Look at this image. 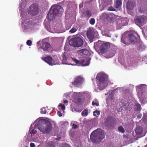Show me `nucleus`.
Here are the masks:
<instances>
[{
	"label": "nucleus",
	"mask_w": 147,
	"mask_h": 147,
	"mask_svg": "<svg viewBox=\"0 0 147 147\" xmlns=\"http://www.w3.org/2000/svg\"><path fill=\"white\" fill-rule=\"evenodd\" d=\"M37 126L38 129L44 134H48L51 131L52 129V124L51 122L47 120L45 121H39L37 125L35 124L34 128Z\"/></svg>",
	"instance_id": "nucleus-1"
},
{
	"label": "nucleus",
	"mask_w": 147,
	"mask_h": 147,
	"mask_svg": "<svg viewBox=\"0 0 147 147\" xmlns=\"http://www.w3.org/2000/svg\"><path fill=\"white\" fill-rule=\"evenodd\" d=\"M104 132L101 129H98L93 131L91 134L90 138L92 142L98 143L104 138Z\"/></svg>",
	"instance_id": "nucleus-2"
},
{
	"label": "nucleus",
	"mask_w": 147,
	"mask_h": 147,
	"mask_svg": "<svg viewBox=\"0 0 147 147\" xmlns=\"http://www.w3.org/2000/svg\"><path fill=\"white\" fill-rule=\"evenodd\" d=\"M96 79L99 81L98 87L100 90L105 88L108 85V76L103 73H98Z\"/></svg>",
	"instance_id": "nucleus-3"
},
{
	"label": "nucleus",
	"mask_w": 147,
	"mask_h": 147,
	"mask_svg": "<svg viewBox=\"0 0 147 147\" xmlns=\"http://www.w3.org/2000/svg\"><path fill=\"white\" fill-rule=\"evenodd\" d=\"M63 8L59 5L52 6L47 15L48 19H51L52 15H53V17L58 14H61L63 13Z\"/></svg>",
	"instance_id": "nucleus-4"
},
{
	"label": "nucleus",
	"mask_w": 147,
	"mask_h": 147,
	"mask_svg": "<svg viewBox=\"0 0 147 147\" xmlns=\"http://www.w3.org/2000/svg\"><path fill=\"white\" fill-rule=\"evenodd\" d=\"M95 45L99 47L100 51L101 53L104 54L107 51L110 47V43L108 42H106L102 43L101 41L94 43Z\"/></svg>",
	"instance_id": "nucleus-5"
},
{
	"label": "nucleus",
	"mask_w": 147,
	"mask_h": 147,
	"mask_svg": "<svg viewBox=\"0 0 147 147\" xmlns=\"http://www.w3.org/2000/svg\"><path fill=\"white\" fill-rule=\"evenodd\" d=\"M83 40L80 37L72 38L69 41V44L73 47H80L83 44Z\"/></svg>",
	"instance_id": "nucleus-6"
},
{
	"label": "nucleus",
	"mask_w": 147,
	"mask_h": 147,
	"mask_svg": "<svg viewBox=\"0 0 147 147\" xmlns=\"http://www.w3.org/2000/svg\"><path fill=\"white\" fill-rule=\"evenodd\" d=\"M84 81V79L83 77L79 76L75 78L74 81L72 82V84L75 87H79L81 86Z\"/></svg>",
	"instance_id": "nucleus-7"
},
{
	"label": "nucleus",
	"mask_w": 147,
	"mask_h": 147,
	"mask_svg": "<svg viewBox=\"0 0 147 147\" xmlns=\"http://www.w3.org/2000/svg\"><path fill=\"white\" fill-rule=\"evenodd\" d=\"M39 11V8L37 5L33 4L29 7V13L32 15H37Z\"/></svg>",
	"instance_id": "nucleus-8"
},
{
	"label": "nucleus",
	"mask_w": 147,
	"mask_h": 147,
	"mask_svg": "<svg viewBox=\"0 0 147 147\" xmlns=\"http://www.w3.org/2000/svg\"><path fill=\"white\" fill-rule=\"evenodd\" d=\"M145 20V16H138L135 19V22L137 25L142 26L144 24Z\"/></svg>",
	"instance_id": "nucleus-9"
},
{
	"label": "nucleus",
	"mask_w": 147,
	"mask_h": 147,
	"mask_svg": "<svg viewBox=\"0 0 147 147\" xmlns=\"http://www.w3.org/2000/svg\"><path fill=\"white\" fill-rule=\"evenodd\" d=\"M51 45L49 43L45 42L42 43V46L40 48L42 49L44 52H47L50 51Z\"/></svg>",
	"instance_id": "nucleus-10"
},
{
	"label": "nucleus",
	"mask_w": 147,
	"mask_h": 147,
	"mask_svg": "<svg viewBox=\"0 0 147 147\" xmlns=\"http://www.w3.org/2000/svg\"><path fill=\"white\" fill-rule=\"evenodd\" d=\"M44 61L50 65H53L55 64V61L51 57L48 56L45 57Z\"/></svg>",
	"instance_id": "nucleus-11"
},
{
	"label": "nucleus",
	"mask_w": 147,
	"mask_h": 147,
	"mask_svg": "<svg viewBox=\"0 0 147 147\" xmlns=\"http://www.w3.org/2000/svg\"><path fill=\"white\" fill-rule=\"evenodd\" d=\"M87 36L89 39L90 41L91 42L93 41L94 38V32L92 31H88L87 32Z\"/></svg>",
	"instance_id": "nucleus-12"
},
{
	"label": "nucleus",
	"mask_w": 147,
	"mask_h": 147,
	"mask_svg": "<svg viewBox=\"0 0 147 147\" xmlns=\"http://www.w3.org/2000/svg\"><path fill=\"white\" fill-rule=\"evenodd\" d=\"M135 5V3L134 2L131 1H128L127 3V8L128 9L131 10L133 9Z\"/></svg>",
	"instance_id": "nucleus-13"
},
{
	"label": "nucleus",
	"mask_w": 147,
	"mask_h": 147,
	"mask_svg": "<svg viewBox=\"0 0 147 147\" xmlns=\"http://www.w3.org/2000/svg\"><path fill=\"white\" fill-rule=\"evenodd\" d=\"M143 131V128L141 127H138L136 129V133L138 136L140 135L142 133Z\"/></svg>",
	"instance_id": "nucleus-14"
},
{
	"label": "nucleus",
	"mask_w": 147,
	"mask_h": 147,
	"mask_svg": "<svg viewBox=\"0 0 147 147\" xmlns=\"http://www.w3.org/2000/svg\"><path fill=\"white\" fill-rule=\"evenodd\" d=\"M78 52L80 54H82L85 55H87L89 51L87 49H83L79 50L78 51Z\"/></svg>",
	"instance_id": "nucleus-15"
},
{
	"label": "nucleus",
	"mask_w": 147,
	"mask_h": 147,
	"mask_svg": "<svg viewBox=\"0 0 147 147\" xmlns=\"http://www.w3.org/2000/svg\"><path fill=\"white\" fill-rule=\"evenodd\" d=\"M129 40L130 42H133L136 41V38L133 34H129Z\"/></svg>",
	"instance_id": "nucleus-16"
},
{
	"label": "nucleus",
	"mask_w": 147,
	"mask_h": 147,
	"mask_svg": "<svg viewBox=\"0 0 147 147\" xmlns=\"http://www.w3.org/2000/svg\"><path fill=\"white\" fill-rule=\"evenodd\" d=\"M142 108L141 107V105L139 103L135 104L134 107V110L136 111H140L141 110Z\"/></svg>",
	"instance_id": "nucleus-17"
},
{
	"label": "nucleus",
	"mask_w": 147,
	"mask_h": 147,
	"mask_svg": "<svg viewBox=\"0 0 147 147\" xmlns=\"http://www.w3.org/2000/svg\"><path fill=\"white\" fill-rule=\"evenodd\" d=\"M113 119V117L111 116H109L106 118L105 121L107 123H110L112 122Z\"/></svg>",
	"instance_id": "nucleus-18"
},
{
	"label": "nucleus",
	"mask_w": 147,
	"mask_h": 147,
	"mask_svg": "<svg viewBox=\"0 0 147 147\" xmlns=\"http://www.w3.org/2000/svg\"><path fill=\"white\" fill-rule=\"evenodd\" d=\"M85 16L88 18H90L92 16L91 12L89 10H88L85 12Z\"/></svg>",
	"instance_id": "nucleus-19"
},
{
	"label": "nucleus",
	"mask_w": 147,
	"mask_h": 147,
	"mask_svg": "<svg viewBox=\"0 0 147 147\" xmlns=\"http://www.w3.org/2000/svg\"><path fill=\"white\" fill-rule=\"evenodd\" d=\"M121 0H117L115 2L116 7L118 8L121 5Z\"/></svg>",
	"instance_id": "nucleus-20"
},
{
	"label": "nucleus",
	"mask_w": 147,
	"mask_h": 147,
	"mask_svg": "<svg viewBox=\"0 0 147 147\" xmlns=\"http://www.w3.org/2000/svg\"><path fill=\"white\" fill-rule=\"evenodd\" d=\"M82 116H86L88 115V111L86 109L84 110L81 113Z\"/></svg>",
	"instance_id": "nucleus-21"
},
{
	"label": "nucleus",
	"mask_w": 147,
	"mask_h": 147,
	"mask_svg": "<svg viewBox=\"0 0 147 147\" xmlns=\"http://www.w3.org/2000/svg\"><path fill=\"white\" fill-rule=\"evenodd\" d=\"M73 60L76 63V64H78L79 63L80 64L82 65L83 64V63L84 62V60H82L80 62V63L79 62V61L78 60L76 59H73Z\"/></svg>",
	"instance_id": "nucleus-22"
},
{
	"label": "nucleus",
	"mask_w": 147,
	"mask_h": 147,
	"mask_svg": "<svg viewBox=\"0 0 147 147\" xmlns=\"http://www.w3.org/2000/svg\"><path fill=\"white\" fill-rule=\"evenodd\" d=\"M47 147H55L53 142H48Z\"/></svg>",
	"instance_id": "nucleus-23"
},
{
	"label": "nucleus",
	"mask_w": 147,
	"mask_h": 147,
	"mask_svg": "<svg viewBox=\"0 0 147 147\" xmlns=\"http://www.w3.org/2000/svg\"><path fill=\"white\" fill-rule=\"evenodd\" d=\"M100 114V112L97 110H96L93 112V115L94 116H97V115L99 116Z\"/></svg>",
	"instance_id": "nucleus-24"
},
{
	"label": "nucleus",
	"mask_w": 147,
	"mask_h": 147,
	"mask_svg": "<svg viewBox=\"0 0 147 147\" xmlns=\"http://www.w3.org/2000/svg\"><path fill=\"white\" fill-rule=\"evenodd\" d=\"M106 18L108 20H111L112 19V15L111 14L107 13L105 15Z\"/></svg>",
	"instance_id": "nucleus-25"
},
{
	"label": "nucleus",
	"mask_w": 147,
	"mask_h": 147,
	"mask_svg": "<svg viewBox=\"0 0 147 147\" xmlns=\"http://www.w3.org/2000/svg\"><path fill=\"white\" fill-rule=\"evenodd\" d=\"M118 130L119 131L122 133H123L125 132L124 129L121 126H120L118 127Z\"/></svg>",
	"instance_id": "nucleus-26"
},
{
	"label": "nucleus",
	"mask_w": 147,
	"mask_h": 147,
	"mask_svg": "<svg viewBox=\"0 0 147 147\" xmlns=\"http://www.w3.org/2000/svg\"><path fill=\"white\" fill-rule=\"evenodd\" d=\"M90 24L91 25H94L95 23V20L94 18H91L89 21Z\"/></svg>",
	"instance_id": "nucleus-27"
},
{
	"label": "nucleus",
	"mask_w": 147,
	"mask_h": 147,
	"mask_svg": "<svg viewBox=\"0 0 147 147\" xmlns=\"http://www.w3.org/2000/svg\"><path fill=\"white\" fill-rule=\"evenodd\" d=\"M29 132L32 134H35L37 133V131L36 130H34V129H32L31 131L30 130H29Z\"/></svg>",
	"instance_id": "nucleus-28"
},
{
	"label": "nucleus",
	"mask_w": 147,
	"mask_h": 147,
	"mask_svg": "<svg viewBox=\"0 0 147 147\" xmlns=\"http://www.w3.org/2000/svg\"><path fill=\"white\" fill-rule=\"evenodd\" d=\"M77 30V29L75 28H73L72 29L70 30L69 31V32L72 33L76 32Z\"/></svg>",
	"instance_id": "nucleus-29"
},
{
	"label": "nucleus",
	"mask_w": 147,
	"mask_h": 147,
	"mask_svg": "<svg viewBox=\"0 0 147 147\" xmlns=\"http://www.w3.org/2000/svg\"><path fill=\"white\" fill-rule=\"evenodd\" d=\"M40 112L42 114H45L46 113V111L45 109H41Z\"/></svg>",
	"instance_id": "nucleus-30"
},
{
	"label": "nucleus",
	"mask_w": 147,
	"mask_h": 147,
	"mask_svg": "<svg viewBox=\"0 0 147 147\" xmlns=\"http://www.w3.org/2000/svg\"><path fill=\"white\" fill-rule=\"evenodd\" d=\"M62 57L63 58V61H66L67 59V58L66 57V55L64 54H63L62 55Z\"/></svg>",
	"instance_id": "nucleus-31"
},
{
	"label": "nucleus",
	"mask_w": 147,
	"mask_h": 147,
	"mask_svg": "<svg viewBox=\"0 0 147 147\" xmlns=\"http://www.w3.org/2000/svg\"><path fill=\"white\" fill-rule=\"evenodd\" d=\"M32 42L30 40H28L26 42L27 45L29 46H30L32 45Z\"/></svg>",
	"instance_id": "nucleus-32"
},
{
	"label": "nucleus",
	"mask_w": 147,
	"mask_h": 147,
	"mask_svg": "<svg viewBox=\"0 0 147 147\" xmlns=\"http://www.w3.org/2000/svg\"><path fill=\"white\" fill-rule=\"evenodd\" d=\"M59 106L61 107V108L63 110H64L65 109V107L64 105H62V104H59Z\"/></svg>",
	"instance_id": "nucleus-33"
},
{
	"label": "nucleus",
	"mask_w": 147,
	"mask_h": 147,
	"mask_svg": "<svg viewBox=\"0 0 147 147\" xmlns=\"http://www.w3.org/2000/svg\"><path fill=\"white\" fill-rule=\"evenodd\" d=\"M107 10L111 11H114L115 10V9H114L113 7L111 6L109 7Z\"/></svg>",
	"instance_id": "nucleus-34"
},
{
	"label": "nucleus",
	"mask_w": 147,
	"mask_h": 147,
	"mask_svg": "<svg viewBox=\"0 0 147 147\" xmlns=\"http://www.w3.org/2000/svg\"><path fill=\"white\" fill-rule=\"evenodd\" d=\"M121 41L123 43L125 44H126L127 43V42H126L125 38H123V37H122L121 38Z\"/></svg>",
	"instance_id": "nucleus-35"
},
{
	"label": "nucleus",
	"mask_w": 147,
	"mask_h": 147,
	"mask_svg": "<svg viewBox=\"0 0 147 147\" xmlns=\"http://www.w3.org/2000/svg\"><path fill=\"white\" fill-rule=\"evenodd\" d=\"M92 105H95L96 106H98L99 105V104L97 102H95L94 101H93L92 102Z\"/></svg>",
	"instance_id": "nucleus-36"
},
{
	"label": "nucleus",
	"mask_w": 147,
	"mask_h": 147,
	"mask_svg": "<svg viewBox=\"0 0 147 147\" xmlns=\"http://www.w3.org/2000/svg\"><path fill=\"white\" fill-rule=\"evenodd\" d=\"M72 128L74 129H76L78 127V125L75 124H73L72 125Z\"/></svg>",
	"instance_id": "nucleus-37"
},
{
	"label": "nucleus",
	"mask_w": 147,
	"mask_h": 147,
	"mask_svg": "<svg viewBox=\"0 0 147 147\" xmlns=\"http://www.w3.org/2000/svg\"><path fill=\"white\" fill-rule=\"evenodd\" d=\"M30 147H35V145L34 143L31 142L30 144Z\"/></svg>",
	"instance_id": "nucleus-38"
},
{
	"label": "nucleus",
	"mask_w": 147,
	"mask_h": 147,
	"mask_svg": "<svg viewBox=\"0 0 147 147\" xmlns=\"http://www.w3.org/2000/svg\"><path fill=\"white\" fill-rule=\"evenodd\" d=\"M57 114L59 117H61L62 116V114L61 113V112L60 111H58Z\"/></svg>",
	"instance_id": "nucleus-39"
},
{
	"label": "nucleus",
	"mask_w": 147,
	"mask_h": 147,
	"mask_svg": "<svg viewBox=\"0 0 147 147\" xmlns=\"http://www.w3.org/2000/svg\"><path fill=\"white\" fill-rule=\"evenodd\" d=\"M75 111H77L79 112H80L82 111L81 110H79V109L78 108H77L76 109Z\"/></svg>",
	"instance_id": "nucleus-40"
},
{
	"label": "nucleus",
	"mask_w": 147,
	"mask_h": 147,
	"mask_svg": "<svg viewBox=\"0 0 147 147\" xmlns=\"http://www.w3.org/2000/svg\"><path fill=\"white\" fill-rule=\"evenodd\" d=\"M142 116V115L141 114H139L137 116V117L138 118H140Z\"/></svg>",
	"instance_id": "nucleus-41"
},
{
	"label": "nucleus",
	"mask_w": 147,
	"mask_h": 147,
	"mask_svg": "<svg viewBox=\"0 0 147 147\" xmlns=\"http://www.w3.org/2000/svg\"><path fill=\"white\" fill-rule=\"evenodd\" d=\"M112 1L111 0H108V2L107 4V5H108L110 4H111V3Z\"/></svg>",
	"instance_id": "nucleus-42"
},
{
	"label": "nucleus",
	"mask_w": 147,
	"mask_h": 147,
	"mask_svg": "<svg viewBox=\"0 0 147 147\" xmlns=\"http://www.w3.org/2000/svg\"><path fill=\"white\" fill-rule=\"evenodd\" d=\"M63 102L65 103H68V100H64L63 101Z\"/></svg>",
	"instance_id": "nucleus-43"
},
{
	"label": "nucleus",
	"mask_w": 147,
	"mask_h": 147,
	"mask_svg": "<svg viewBox=\"0 0 147 147\" xmlns=\"http://www.w3.org/2000/svg\"><path fill=\"white\" fill-rule=\"evenodd\" d=\"M32 124L31 126H30V130H30V131L32 130L31 129H33V127H32Z\"/></svg>",
	"instance_id": "nucleus-44"
},
{
	"label": "nucleus",
	"mask_w": 147,
	"mask_h": 147,
	"mask_svg": "<svg viewBox=\"0 0 147 147\" xmlns=\"http://www.w3.org/2000/svg\"><path fill=\"white\" fill-rule=\"evenodd\" d=\"M88 65L87 64H84V66H86V65Z\"/></svg>",
	"instance_id": "nucleus-45"
},
{
	"label": "nucleus",
	"mask_w": 147,
	"mask_h": 147,
	"mask_svg": "<svg viewBox=\"0 0 147 147\" xmlns=\"http://www.w3.org/2000/svg\"><path fill=\"white\" fill-rule=\"evenodd\" d=\"M140 147V146H138V147Z\"/></svg>",
	"instance_id": "nucleus-46"
}]
</instances>
